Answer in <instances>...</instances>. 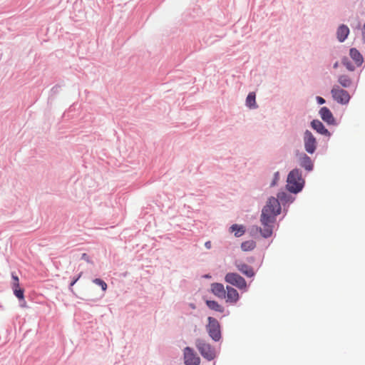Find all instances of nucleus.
<instances>
[{
	"label": "nucleus",
	"mask_w": 365,
	"mask_h": 365,
	"mask_svg": "<svg viewBox=\"0 0 365 365\" xmlns=\"http://www.w3.org/2000/svg\"><path fill=\"white\" fill-rule=\"evenodd\" d=\"M280 212L281 206L278 200L273 197L269 198L262 209L260 217L263 227L259 229V232L263 237L268 238L272 236L275 217L280 214Z\"/></svg>",
	"instance_id": "obj_1"
},
{
	"label": "nucleus",
	"mask_w": 365,
	"mask_h": 365,
	"mask_svg": "<svg viewBox=\"0 0 365 365\" xmlns=\"http://www.w3.org/2000/svg\"><path fill=\"white\" fill-rule=\"evenodd\" d=\"M287 182V189L291 192H299L303 187L304 180L298 169H294L289 173Z\"/></svg>",
	"instance_id": "obj_2"
},
{
	"label": "nucleus",
	"mask_w": 365,
	"mask_h": 365,
	"mask_svg": "<svg viewBox=\"0 0 365 365\" xmlns=\"http://www.w3.org/2000/svg\"><path fill=\"white\" fill-rule=\"evenodd\" d=\"M331 94L333 99L339 104L346 105L350 101L351 96L349 93L341 88L339 86L334 85L331 90Z\"/></svg>",
	"instance_id": "obj_3"
},
{
	"label": "nucleus",
	"mask_w": 365,
	"mask_h": 365,
	"mask_svg": "<svg viewBox=\"0 0 365 365\" xmlns=\"http://www.w3.org/2000/svg\"><path fill=\"white\" fill-rule=\"evenodd\" d=\"M196 346L201 355L208 361L213 360L215 358V351L209 344L202 340H197Z\"/></svg>",
	"instance_id": "obj_4"
},
{
	"label": "nucleus",
	"mask_w": 365,
	"mask_h": 365,
	"mask_svg": "<svg viewBox=\"0 0 365 365\" xmlns=\"http://www.w3.org/2000/svg\"><path fill=\"white\" fill-rule=\"evenodd\" d=\"M207 329L210 336L215 341H219L221 338L220 327L217 319L211 317H208Z\"/></svg>",
	"instance_id": "obj_5"
},
{
	"label": "nucleus",
	"mask_w": 365,
	"mask_h": 365,
	"mask_svg": "<svg viewBox=\"0 0 365 365\" xmlns=\"http://www.w3.org/2000/svg\"><path fill=\"white\" fill-rule=\"evenodd\" d=\"M183 355L185 365H200V358L190 347L184 349Z\"/></svg>",
	"instance_id": "obj_6"
},
{
	"label": "nucleus",
	"mask_w": 365,
	"mask_h": 365,
	"mask_svg": "<svg viewBox=\"0 0 365 365\" xmlns=\"http://www.w3.org/2000/svg\"><path fill=\"white\" fill-rule=\"evenodd\" d=\"M225 281L241 289L247 287L245 279L236 273H227L225 276Z\"/></svg>",
	"instance_id": "obj_7"
},
{
	"label": "nucleus",
	"mask_w": 365,
	"mask_h": 365,
	"mask_svg": "<svg viewBox=\"0 0 365 365\" xmlns=\"http://www.w3.org/2000/svg\"><path fill=\"white\" fill-rule=\"evenodd\" d=\"M304 148L310 154L314 153L317 148V140L309 130H306L304 135Z\"/></svg>",
	"instance_id": "obj_8"
},
{
	"label": "nucleus",
	"mask_w": 365,
	"mask_h": 365,
	"mask_svg": "<svg viewBox=\"0 0 365 365\" xmlns=\"http://www.w3.org/2000/svg\"><path fill=\"white\" fill-rule=\"evenodd\" d=\"M319 114L322 120L328 124L331 125L334 123L335 119L328 108L322 107L319 110Z\"/></svg>",
	"instance_id": "obj_9"
},
{
	"label": "nucleus",
	"mask_w": 365,
	"mask_h": 365,
	"mask_svg": "<svg viewBox=\"0 0 365 365\" xmlns=\"http://www.w3.org/2000/svg\"><path fill=\"white\" fill-rule=\"evenodd\" d=\"M235 264L237 269L247 277H252L254 276L255 272L250 266L242 262H237Z\"/></svg>",
	"instance_id": "obj_10"
},
{
	"label": "nucleus",
	"mask_w": 365,
	"mask_h": 365,
	"mask_svg": "<svg viewBox=\"0 0 365 365\" xmlns=\"http://www.w3.org/2000/svg\"><path fill=\"white\" fill-rule=\"evenodd\" d=\"M349 34V29L344 24L340 25L336 30V37L339 42H344Z\"/></svg>",
	"instance_id": "obj_11"
},
{
	"label": "nucleus",
	"mask_w": 365,
	"mask_h": 365,
	"mask_svg": "<svg viewBox=\"0 0 365 365\" xmlns=\"http://www.w3.org/2000/svg\"><path fill=\"white\" fill-rule=\"evenodd\" d=\"M312 127L319 133L324 135H330L329 132L325 127L324 126L323 123L318 120H314L311 123Z\"/></svg>",
	"instance_id": "obj_12"
},
{
	"label": "nucleus",
	"mask_w": 365,
	"mask_h": 365,
	"mask_svg": "<svg viewBox=\"0 0 365 365\" xmlns=\"http://www.w3.org/2000/svg\"><path fill=\"white\" fill-rule=\"evenodd\" d=\"M212 292L217 297H225V290L222 284L213 283L211 286Z\"/></svg>",
	"instance_id": "obj_13"
},
{
	"label": "nucleus",
	"mask_w": 365,
	"mask_h": 365,
	"mask_svg": "<svg viewBox=\"0 0 365 365\" xmlns=\"http://www.w3.org/2000/svg\"><path fill=\"white\" fill-rule=\"evenodd\" d=\"M349 54L351 58L355 61V63L357 66H359L363 63V57L359 51L355 48H352L350 49Z\"/></svg>",
	"instance_id": "obj_14"
},
{
	"label": "nucleus",
	"mask_w": 365,
	"mask_h": 365,
	"mask_svg": "<svg viewBox=\"0 0 365 365\" xmlns=\"http://www.w3.org/2000/svg\"><path fill=\"white\" fill-rule=\"evenodd\" d=\"M300 165L308 171L312 170L313 168V163L312 160L306 154H302L300 157Z\"/></svg>",
	"instance_id": "obj_15"
},
{
	"label": "nucleus",
	"mask_w": 365,
	"mask_h": 365,
	"mask_svg": "<svg viewBox=\"0 0 365 365\" xmlns=\"http://www.w3.org/2000/svg\"><path fill=\"white\" fill-rule=\"evenodd\" d=\"M14 293L16 297H24V290L19 287V278L16 276L12 275Z\"/></svg>",
	"instance_id": "obj_16"
},
{
	"label": "nucleus",
	"mask_w": 365,
	"mask_h": 365,
	"mask_svg": "<svg viewBox=\"0 0 365 365\" xmlns=\"http://www.w3.org/2000/svg\"><path fill=\"white\" fill-rule=\"evenodd\" d=\"M338 82L344 88H349L352 83L351 78L346 75H341L338 78Z\"/></svg>",
	"instance_id": "obj_17"
},
{
	"label": "nucleus",
	"mask_w": 365,
	"mask_h": 365,
	"mask_svg": "<svg viewBox=\"0 0 365 365\" xmlns=\"http://www.w3.org/2000/svg\"><path fill=\"white\" fill-rule=\"evenodd\" d=\"M246 105L250 108H256L257 107L255 101V93L251 92L248 94L246 99Z\"/></svg>",
	"instance_id": "obj_18"
},
{
	"label": "nucleus",
	"mask_w": 365,
	"mask_h": 365,
	"mask_svg": "<svg viewBox=\"0 0 365 365\" xmlns=\"http://www.w3.org/2000/svg\"><path fill=\"white\" fill-rule=\"evenodd\" d=\"M230 230L232 232H235V236L236 237L242 236L245 232V229L243 225H239L237 224L232 225L230 227Z\"/></svg>",
	"instance_id": "obj_19"
},
{
	"label": "nucleus",
	"mask_w": 365,
	"mask_h": 365,
	"mask_svg": "<svg viewBox=\"0 0 365 365\" xmlns=\"http://www.w3.org/2000/svg\"><path fill=\"white\" fill-rule=\"evenodd\" d=\"M206 304L208 306V307L212 310H215L216 312H219L221 313L224 312L223 307L214 300H207L206 302Z\"/></svg>",
	"instance_id": "obj_20"
},
{
	"label": "nucleus",
	"mask_w": 365,
	"mask_h": 365,
	"mask_svg": "<svg viewBox=\"0 0 365 365\" xmlns=\"http://www.w3.org/2000/svg\"><path fill=\"white\" fill-rule=\"evenodd\" d=\"M255 247L256 243L253 240L245 241L241 245V248L245 252L251 251L254 250Z\"/></svg>",
	"instance_id": "obj_21"
},
{
	"label": "nucleus",
	"mask_w": 365,
	"mask_h": 365,
	"mask_svg": "<svg viewBox=\"0 0 365 365\" xmlns=\"http://www.w3.org/2000/svg\"><path fill=\"white\" fill-rule=\"evenodd\" d=\"M93 282L99 285L103 291L107 289L106 283L101 279H96L93 280Z\"/></svg>",
	"instance_id": "obj_22"
},
{
	"label": "nucleus",
	"mask_w": 365,
	"mask_h": 365,
	"mask_svg": "<svg viewBox=\"0 0 365 365\" xmlns=\"http://www.w3.org/2000/svg\"><path fill=\"white\" fill-rule=\"evenodd\" d=\"M227 297H238V293L236 289L232 287H227Z\"/></svg>",
	"instance_id": "obj_23"
},
{
	"label": "nucleus",
	"mask_w": 365,
	"mask_h": 365,
	"mask_svg": "<svg viewBox=\"0 0 365 365\" xmlns=\"http://www.w3.org/2000/svg\"><path fill=\"white\" fill-rule=\"evenodd\" d=\"M343 64L346 66V68L349 71H354L355 67L347 60L343 61Z\"/></svg>",
	"instance_id": "obj_24"
},
{
	"label": "nucleus",
	"mask_w": 365,
	"mask_h": 365,
	"mask_svg": "<svg viewBox=\"0 0 365 365\" xmlns=\"http://www.w3.org/2000/svg\"><path fill=\"white\" fill-rule=\"evenodd\" d=\"M279 174L278 172H276L274 175V180H273L272 182L271 183V186H274L277 184V182L279 180Z\"/></svg>",
	"instance_id": "obj_25"
},
{
	"label": "nucleus",
	"mask_w": 365,
	"mask_h": 365,
	"mask_svg": "<svg viewBox=\"0 0 365 365\" xmlns=\"http://www.w3.org/2000/svg\"><path fill=\"white\" fill-rule=\"evenodd\" d=\"M361 36H362L363 42L365 43V23L363 24V26L361 27Z\"/></svg>",
	"instance_id": "obj_26"
},
{
	"label": "nucleus",
	"mask_w": 365,
	"mask_h": 365,
	"mask_svg": "<svg viewBox=\"0 0 365 365\" xmlns=\"http://www.w3.org/2000/svg\"><path fill=\"white\" fill-rule=\"evenodd\" d=\"M81 259L85 260V261H86V262H90L89 256L87 254H86V253L82 254Z\"/></svg>",
	"instance_id": "obj_27"
},
{
	"label": "nucleus",
	"mask_w": 365,
	"mask_h": 365,
	"mask_svg": "<svg viewBox=\"0 0 365 365\" xmlns=\"http://www.w3.org/2000/svg\"><path fill=\"white\" fill-rule=\"evenodd\" d=\"M317 101L319 104H324L325 103V100L320 96L317 97Z\"/></svg>",
	"instance_id": "obj_28"
},
{
	"label": "nucleus",
	"mask_w": 365,
	"mask_h": 365,
	"mask_svg": "<svg viewBox=\"0 0 365 365\" xmlns=\"http://www.w3.org/2000/svg\"><path fill=\"white\" fill-rule=\"evenodd\" d=\"M19 305L22 307H25L26 304H25L24 298H19Z\"/></svg>",
	"instance_id": "obj_29"
},
{
	"label": "nucleus",
	"mask_w": 365,
	"mask_h": 365,
	"mask_svg": "<svg viewBox=\"0 0 365 365\" xmlns=\"http://www.w3.org/2000/svg\"><path fill=\"white\" fill-rule=\"evenodd\" d=\"M205 247L207 248V249H210L211 247H212V244H211V242L210 241H207L205 243Z\"/></svg>",
	"instance_id": "obj_30"
},
{
	"label": "nucleus",
	"mask_w": 365,
	"mask_h": 365,
	"mask_svg": "<svg viewBox=\"0 0 365 365\" xmlns=\"http://www.w3.org/2000/svg\"><path fill=\"white\" fill-rule=\"evenodd\" d=\"M81 277V274L78 276V277L77 279H76L75 280H73L71 283V285L73 286L76 282V281L78 279V278Z\"/></svg>",
	"instance_id": "obj_31"
},
{
	"label": "nucleus",
	"mask_w": 365,
	"mask_h": 365,
	"mask_svg": "<svg viewBox=\"0 0 365 365\" xmlns=\"http://www.w3.org/2000/svg\"><path fill=\"white\" fill-rule=\"evenodd\" d=\"M205 277H206V278H210V275H208V274H207V275H205Z\"/></svg>",
	"instance_id": "obj_32"
}]
</instances>
